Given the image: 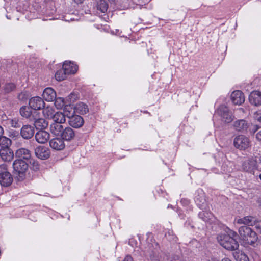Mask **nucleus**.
I'll list each match as a JSON object with an SVG mask.
<instances>
[{
  "mask_svg": "<svg viewBox=\"0 0 261 261\" xmlns=\"http://www.w3.org/2000/svg\"><path fill=\"white\" fill-rule=\"evenodd\" d=\"M239 233L240 238L246 243L253 246L257 245V234L250 228L246 226H241L239 229Z\"/></svg>",
  "mask_w": 261,
  "mask_h": 261,
  "instance_id": "f257e3e1",
  "label": "nucleus"
},
{
  "mask_svg": "<svg viewBox=\"0 0 261 261\" xmlns=\"http://www.w3.org/2000/svg\"><path fill=\"white\" fill-rule=\"evenodd\" d=\"M219 244L228 250H235L239 247V243L235 239L231 238L226 234H221L217 236Z\"/></svg>",
  "mask_w": 261,
  "mask_h": 261,
  "instance_id": "f03ea898",
  "label": "nucleus"
},
{
  "mask_svg": "<svg viewBox=\"0 0 261 261\" xmlns=\"http://www.w3.org/2000/svg\"><path fill=\"white\" fill-rule=\"evenodd\" d=\"M13 167L15 174L18 175L17 177L18 180H23L24 178L25 172L28 168V164L21 159H18L14 161Z\"/></svg>",
  "mask_w": 261,
  "mask_h": 261,
  "instance_id": "7ed1b4c3",
  "label": "nucleus"
},
{
  "mask_svg": "<svg viewBox=\"0 0 261 261\" xmlns=\"http://www.w3.org/2000/svg\"><path fill=\"white\" fill-rule=\"evenodd\" d=\"M234 147L241 150H245L251 146V142L249 138L243 135L237 136L233 140Z\"/></svg>",
  "mask_w": 261,
  "mask_h": 261,
  "instance_id": "20e7f679",
  "label": "nucleus"
},
{
  "mask_svg": "<svg viewBox=\"0 0 261 261\" xmlns=\"http://www.w3.org/2000/svg\"><path fill=\"white\" fill-rule=\"evenodd\" d=\"M13 178L11 174L7 171L6 165H0V184L2 186L8 187L12 182Z\"/></svg>",
  "mask_w": 261,
  "mask_h": 261,
  "instance_id": "39448f33",
  "label": "nucleus"
},
{
  "mask_svg": "<svg viewBox=\"0 0 261 261\" xmlns=\"http://www.w3.org/2000/svg\"><path fill=\"white\" fill-rule=\"evenodd\" d=\"M217 113L225 123H229L233 120V116L229 109L225 106H221L217 110Z\"/></svg>",
  "mask_w": 261,
  "mask_h": 261,
  "instance_id": "423d86ee",
  "label": "nucleus"
},
{
  "mask_svg": "<svg viewBox=\"0 0 261 261\" xmlns=\"http://www.w3.org/2000/svg\"><path fill=\"white\" fill-rule=\"evenodd\" d=\"M29 106L34 111L41 110L45 107L43 100L39 96L32 97L29 102Z\"/></svg>",
  "mask_w": 261,
  "mask_h": 261,
  "instance_id": "0eeeda50",
  "label": "nucleus"
},
{
  "mask_svg": "<svg viewBox=\"0 0 261 261\" xmlns=\"http://www.w3.org/2000/svg\"><path fill=\"white\" fill-rule=\"evenodd\" d=\"M35 155L41 160H46L50 156L49 149L42 146H39L35 149Z\"/></svg>",
  "mask_w": 261,
  "mask_h": 261,
  "instance_id": "6e6552de",
  "label": "nucleus"
},
{
  "mask_svg": "<svg viewBox=\"0 0 261 261\" xmlns=\"http://www.w3.org/2000/svg\"><path fill=\"white\" fill-rule=\"evenodd\" d=\"M35 130L33 126L27 124L23 125L20 130L21 137L25 139L31 138L34 134Z\"/></svg>",
  "mask_w": 261,
  "mask_h": 261,
  "instance_id": "1a4fd4ad",
  "label": "nucleus"
},
{
  "mask_svg": "<svg viewBox=\"0 0 261 261\" xmlns=\"http://www.w3.org/2000/svg\"><path fill=\"white\" fill-rule=\"evenodd\" d=\"M248 126L249 124L244 119L237 120L233 123V127L237 132L245 133L247 132Z\"/></svg>",
  "mask_w": 261,
  "mask_h": 261,
  "instance_id": "9d476101",
  "label": "nucleus"
},
{
  "mask_svg": "<svg viewBox=\"0 0 261 261\" xmlns=\"http://www.w3.org/2000/svg\"><path fill=\"white\" fill-rule=\"evenodd\" d=\"M257 162L255 160L250 159L245 161L242 164L243 169L249 173H253L256 168Z\"/></svg>",
  "mask_w": 261,
  "mask_h": 261,
  "instance_id": "9b49d317",
  "label": "nucleus"
},
{
  "mask_svg": "<svg viewBox=\"0 0 261 261\" xmlns=\"http://www.w3.org/2000/svg\"><path fill=\"white\" fill-rule=\"evenodd\" d=\"M231 99L235 105H240L245 101V97L242 91L236 90L233 91L231 95Z\"/></svg>",
  "mask_w": 261,
  "mask_h": 261,
  "instance_id": "f8f14e48",
  "label": "nucleus"
},
{
  "mask_svg": "<svg viewBox=\"0 0 261 261\" xmlns=\"http://www.w3.org/2000/svg\"><path fill=\"white\" fill-rule=\"evenodd\" d=\"M249 102L255 106L261 105V92L255 90L251 92L249 97Z\"/></svg>",
  "mask_w": 261,
  "mask_h": 261,
  "instance_id": "ddd939ff",
  "label": "nucleus"
},
{
  "mask_svg": "<svg viewBox=\"0 0 261 261\" xmlns=\"http://www.w3.org/2000/svg\"><path fill=\"white\" fill-rule=\"evenodd\" d=\"M69 125L74 128H80L82 127L84 124L83 118L77 115H73L69 118Z\"/></svg>",
  "mask_w": 261,
  "mask_h": 261,
  "instance_id": "4468645a",
  "label": "nucleus"
},
{
  "mask_svg": "<svg viewBox=\"0 0 261 261\" xmlns=\"http://www.w3.org/2000/svg\"><path fill=\"white\" fill-rule=\"evenodd\" d=\"M49 145L53 149L61 150L65 148V143L62 138H56L52 139L49 141Z\"/></svg>",
  "mask_w": 261,
  "mask_h": 261,
  "instance_id": "2eb2a0df",
  "label": "nucleus"
},
{
  "mask_svg": "<svg viewBox=\"0 0 261 261\" xmlns=\"http://www.w3.org/2000/svg\"><path fill=\"white\" fill-rule=\"evenodd\" d=\"M3 121L4 124L8 128H19L21 126V122L18 117L7 118Z\"/></svg>",
  "mask_w": 261,
  "mask_h": 261,
  "instance_id": "dca6fc26",
  "label": "nucleus"
},
{
  "mask_svg": "<svg viewBox=\"0 0 261 261\" xmlns=\"http://www.w3.org/2000/svg\"><path fill=\"white\" fill-rule=\"evenodd\" d=\"M30 107L23 106L19 110L21 116L25 118L33 119L35 115H38L37 111H33Z\"/></svg>",
  "mask_w": 261,
  "mask_h": 261,
  "instance_id": "f3484780",
  "label": "nucleus"
},
{
  "mask_svg": "<svg viewBox=\"0 0 261 261\" xmlns=\"http://www.w3.org/2000/svg\"><path fill=\"white\" fill-rule=\"evenodd\" d=\"M0 156L3 161L10 162L13 159V152L10 148H1Z\"/></svg>",
  "mask_w": 261,
  "mask_h": 261,
  "instance_id": "a211bd4d",
  "label": "nucleus"
},
{
  "mask_svg": "<svg viewBox=\"0 0 261 261\" xmlns=\"http://www.w3.org/2000/svg\"><path fill=\"white\" fill-rule=\"evenodd\" d=\"M42 96L46 101H53L56 98V92L52 88L47 87L44 90Z\"/></svg>",
  "mask_w": 261,
  "mask_h": 261,
  "instance_id": "6ab92c4d",
  "label": "nucleus"
},
{
  "mask_svg": "<svg viewBox=\"0 0 261 261\" xmlns=\"http://www.w3.org/2000/svg\"><path fill=\"white\" fill-rule=\"evenodd\" d=\"M49 134L44 130H40L35 135L36 140L41 144H44L47 142L49 139Z\"/></svg>",
  "mask_w": 261,
  "mask_h": 261,
  "instance_id": "aec40b11",
  "label": "nucleus"
},
{
  "mask_svg": "<svg viewBox=\"0 0 261 261\" xmlns=\"http://www.w3.org/2000/svg\"><path fill=\"white\" fill-rule=\"evenodd\" d=\"M63 68L67 74H74L77 70V66L73 63L66 61L63 65Z\"/></svg>",
  "mask_w": 261,
  "mask_h": 261,
  "instance_id": "412c9836",
  "label": "nucleus"
},
{
  "mask_svg": "<svg viewBox=\"0 0 261 261\" xmlns=\"http://www.w3.org/2000/svg\"><path fill=\"white\" fill-rule=\"evenodd\" d=\"M35 115L33 119L34 120V126L37 129H42L45 128L48 126V122L43 118H37Z\"/></svg>",
  "mask_w": 261,
  "mask_h": 261,
  "instance_id": "4be33fe9",
  "label": "nucleus"
},
{
  "mask_svg": "<svg viewBox=\"0 0 261 261\" xmlns=\"http://www.w3.org/2000/svg\"><path fill=\"white\" fill-rule=\"evenodd\" d=\"M256 221L254 217L251 216H246L242 218H239L237 220V223L239 224H244L248 226L255 225Z\"/></svg>",
  "mask_w": 261,
  "mask_h": 261,
  "instance_id": "5701e85b",
  "label": "nucleus"
},
{
  "mask_svg": "<svg viewBox=\"0 0 261 261\" xmlns=\"http://www.w3.org/2000/svg\"><path fill=\"white\" fill-rule=\"evenodd\" d=\"M61 136L62 137L63 140L70 141L75 136L73 130L70 127H66L62 132Z\"/></svg>",
  "mask_w": 261,
  "mask_h": 261,
  "instance_id": "b1692460",
  "label": "nucleus"
},
{
  "mask_svg": "<svg viewBox=\"0 0 261 261\" xmlns=\"http://www.w3.org/2000/svg\"><path fill=\"white\" fill-rule=\"evenodd\" d=\"M88 111V106L83 102H79L74 107V112L80 114H86Z\"/></svg>",
  "mask_w": 261,
  "mask_h": 261,
  "instance_id": "393cba45",
  "label": "nucleus"
},
{
  "mask_svg": "<svg viewBox=\"0 0 261 261\" xmlns=\"http://www.w3.org/2000/svg\"><path fill=\"white\" fill-rule=\"evenodd\" d=\"M15 155L18 158H22L24 159L28 160L31 158V152L28 149L21 148L16 151Z\"/></svg>",
  "mask_w": 261,
  "mask_h": 261,
  "instance_id": "a878e982",
  "label": "nucleus"
},
{
  "mask_svg": "<svg viewBox=\"0 0 261 261\" xmlns=\"http://www.w3.org/2000/svg\"><path fill=\"white\" fill-rule=\"evenodd\" d=\"M50 129L51 132L56 136H61L64 130V127L62 124L53 123L50 125Z\"/></svg>",
  "mask_w": 261,
  "mask_h": 261,
  "instance_id": "bb28decb",
  "label": "nucleus"
},
{
  "mask_svg": "<svg viewBox=\"0 0 261 261\" xmlns=\"http://www.w3.org/2000/svg\"><path fill=\"white\" fill-rule=\"evenodd\" d=\"M65 117L63 113L59 112L54 114L52 119L54 123L62 124L64 123L66 121Z\"/></svg>",
  "mask_w": 261,
  "mask_h": 261,
  "instance_id": "cd10ccee",
  "label": "nucleus"
},
{
  "mask_svg": "<svg viewBox=\"0 0 261 261\" xmlns=\"http://www.w3.org/2000/svg\"><path fill=\"white\" fill-rule=\"evenodd\" d=\"M11 140L9 138L3 136L0 137V146L1 147V148H10V145H11Z\"/></svg>",
  "mask_w": 261,
  "mask_h": 261,
  "instance_id": "c85d7f7f",
  "label": "nucleus"
},
{
  "mask_svg": "<svg viewBox=\"0 0 261 261\" xmlns=\"http://www.w3.org/2000/svg\"><path fill=\"white\" fill-rule=\"evenodd\" d=\"M42 113L44 116L47 118H53L55 114L54 109L50 107H44Z\"/></svg>",
  "mask_w": 261,
  "mask_h": 261,
  "instance_id": "c756f323",
  "label": "nucleus"
},
{
  "mask_svg": "<svg viewBox=\"0 0 261 261\" xmlns=\"http://www.w3.org/2000/svg\"><path fill=\"white\" fill-rule=\"evenodd\" d=\"M234 257L237 261H249L247 255L242 251L236 252Z\"/></svg>",
  "mask_w": 261,
  "mask_h": 261,
  "instance_id": "7c9ffc66",
  "label": "nucleus"
},
{
  "mask_svg": "<svg viewBox=\"0 0 261 261\" xmlns=\"http://www.w3.org/2000/svg\"><path fill=\"white\" fill-rule=\"evenodd\" d=\"M76 113L74 112V108L71 106H66L64 109L63 114L65 116L68 118L73 115V113Z\"/></svg>",
  "mask_w": 261,
  "mask_h": 261,
  "instance_id": "2f4dec72",
  "label": "nucleus"
},
{
  "mask_svg": "<svg viewBox=\"0 0 261 261\" xmlns=\"http://www.w3.org/2000/svg\"><path fill=\"white\" fill-rule=\"evenodd\" d=\"M108 7V4L105 0H98L97 2V9L101 12L104 13L107 11Z\"/></svg>",
  "mask_w": 261,
  "mask_h": 261,
  "instance_id": "473e14b6",
  "label": "nucleus"
},
{
  "mask_svg": "<svg viewBox=\"0 0 261 261\" xmlns=\"http://www.w3.org/2000/svg\"><path fill=\"white\" fill-rule=\"evenodd\" d=\"M67 74L65 73V70L63 69L59 70L55 74V78L58 81H61L65 79L66 75Z\"/></svg>",
  "mask_w": 261,
  "mask_h": 261,
  "instance_id": "72a5a7b5",
  "label": "nucleus"
},
{
  "mask_svg": "<svg viewBox=\"0 0 261 261\" xmlns=\"http://www.w3.org/2000/svg\"><path fill=\"white\" fill-rule=\"evenodd\" d=\"M195 202L200 208H203L206 204V201L203 197H196Z\"/></svg>",
  "mask_w": 261,
  "mask_h": 261,
  "instance_id": "f704fd0d",
  "label": "nucleus"
},
{
  "mask_svg": "<svg viewBox=\"0 0 261 261\" xmlns=\"http://www.w3.org/2000/svg\"><path fill=\"white\" fill-rule=\"evenodd\" d=\"M55 101V105L58 109H62L64 106V100L63 98H56Z\"/></svg>",
  "mask_w": 261,
  "mask_h": 261,
  "instance_id": "c9c22d12",
  "label": "nucleus"
},
{
  "mask_svg": "<svg viewBox=\"0 0 261 261\" xmlns=\"http://www.w3.org/2000/svg\"><path fill=\"white\" fill-rule=\"evenodd\" d=\"M211 215V213L204 211L200 212L198 214L199 218L202 219L204 221H207L209 219Z\"/></svg>",
  "mask_w": 261,
  "mask_h": 261,
  "instance_id": "e433bc0d",
  "label": "nucleus"
},
{
  "mask_svg": "<svg viewBox=\"0 0 261 261\" xmlns=\"http://www.w3.org/2000/svg\"><path fill=\"white\" fill-rule=\"evenodd\" d=\"M15 88V85L13 83H7L5 84L4 89L6 92L9 93Z\"/></svg>",
  "mask_w": 261,
  "mask_h": 261,
  "instance_id": "4c0bfd02",
  "label": "nucleus"
},
{
  "mask_svg": "<svg viewBox=\"0 0 261 261\" xmlns=\"http://www.w3.org/2000/svg\"><path fill=\"white\" fill-rule=\"evenodd\" d=\"M30 164L32 166V168L34 170H38L39 169L40 165L38 162L34 160H31L30 161Z\"/></svg>",
  "mask_w": 261,
  "mask_h": 261,
  "instance_id": "58836bf2",
  "label": "nucleus"
},
{
  "mask_svg": "<svg viewBox=\"0 0 261 261\" xmlns=\"http://www.w3.org/2000/svg\"><path fill=\"white\" fill-rule=\"evenodd\" d=\"M28 97V94L25 92H21L18 95V98L21 101H25Z\"/></svg>",
  "mask_w": 261,
  "mask_h": 261,
  "instance_id": "ea45409f",
  "label": "nucleus"
},
{
  "mask_svg": "<svg viewBox=\"0 0 261 261\" xmlns=\"http://www.w3.org/2000/svg\"><path fill=\"white\" fill-rule=\"evenodd\" d=\"M226 234L230 236L231 238L235 239L237 241L238 238V234L235 231L230 230L229 231V233Z\"/></svg>",
  "mask_w": 261,
  "mask_h": 261,
  "instance_id": "a19ab883",
  "label": "nucleus"
},
{
  "mask_svg": "<svg viewBox=\"0 0 261 261\" xmlns=\"http://www.w3.org/2000/svg\"><path fill=\"white\" fill-rule=\"evenodd\" d=\"M259 129V126L257 125H254L252 126L250 129V132L251 134H254Z\"/></svg>",
  "mask_w": 261,
  "mask_h": 261,
  "instance_id": "79ce46f5",
  "label": "nucleus"
},
{
  "mask_svg": "<svg viewBox=\"0 0 261 261\" xmlns=\"http://www.w3.org/2000/svg\"><path fill=\"white\" fill-rule=\"evenodd\" d=\"M255 226L257 229L260 230V232L261 233V221H256V224H255Z\"/></svg>",
  "mask_w": 261,
  "mask_h": 261,
  "instance_id": "37998d69",
  "label": "nucleus"
},
{
  "mask_svg": "<svg viewBox=\"0 0 261 261\" xmlns=\"http://www.w3.org/2000/svg\"><path fill=\"white\" fill-rule=\"evenodd\" d=\"M255 137L258 141L261 142V130L256 134Z\"/></svg>",
  "mask_w": 261,
  "mask_h": 261,
  "instance_id": "c03bdc74",
  "label": "nucleus"
},
{
  "mask_svg": "<svg viewBox=\"0 0 261 261\" xmlns=\"http://www.w3.org/2000/svg\"><path fill=\"white\" fill-rule=\"evenodd\" d=\"M150 261H160L158 256L152 255L150 256Z\"/></svg>",
  "mask_w": 261,
  "mask_h": 261,
  "instance_id": "a18cd8bd",
  "label": "nucleus"
},
{
  "mask_svg": "<svg viewBox=\"0 0 261 261\" xmlns=\"http://www.w3.org/2000/svg\"><path fill=\"white\" fill-rule=\"evenodd\" d=\"M255 118L258 121L261 122V113L257 112Z\"/></svg>",
  "mask_w": 261,
  "mask_h": 261,
  "instance_id": "49530a36",
  "label": "nucleus"
},
{
  "mask_svg": "<svg viewBox=\"0 0 261 261\" xmlns=\"http://www.w3.org/2000/svg\"><path fill=\"white\" fill-rule=\"evenodd\" d=\"M124 261H133V258L130 256L127 255L124 258Z\"/></svg>",
  "mask_w": 261,
  "mask_h": 261,
  "instance_id": "de8ad7c7",
  "label": "nucleus"
},
{
  "mask_svg": "<svg viewBox=\"0 0 261 261\" xmlns=\"http://www.w3.org/2000/svg\"><path fill=\"white\" fill-rule=\"evenodd\" d=\"M4 134V129H3V128L0 126V137H2V136Z\"/></svg>",
  "mask_w": 261,
  "mask_h": 261,
  "instance_id": "09e8293b",
  "label": "nucleus"
},
{
  "mask_svg": "<svg viewBox=\"0 0 261 261\" xmlns=\"http://www.w3.org/2000/svg\"><path fill=\"white\" fill-rule=\"evenodd\" d=\"M75 3L76 4H81L83 2L84 0H73Z\"/></svg>",
  "mask_w": 261,
  "mask_h": 261,
  "instance_id": "8fccbe9b",
  "label": "nucleus"
},
{
  "mask_svg": "<svg viewBox=\"0 0 261 261\" xmlns=\"http://www.w3.org/2000/svg\"><path fill=\"white\" fill-rule=\"evenodd\" d=\"M221 261H231V260L230 259H229L228 258H224L222 259Z\"/></svg>",
  "mask_w": 261,
  "mask_h": 261,
  "instance_id": "3c124183",
  "label": "nucleus"
},
{
  "mask_svg": "<svg viewBox=\"0 0 261 261\" xmlns=\"http://www.w3.org/2000/svg\"><path fill=\"white\" fill-rule=\"evenodd\" d=\"M238 110L241 112H244V110L242 108H239Z\"/></svg>",
  "mask_w": 261,
  "mask_h": 261,
  "instance_id": "603ef678",
  "label": "nucleus"
},
{
  "mask_svg": "<svg viewBox=\"0 0 261 261\" xmlns=\"http://www.w3.org/2000/svg\"><path fill=\"white\" fill-rule=\"evenodd\" d=\"M259 178L261 180V174L259 175Z\"/></svg>",
  "mask_w": 261,
  "mask_h": 261,
  "instance_id": "864d4df0",
  "label": "nucleus"
}]
</instances>
